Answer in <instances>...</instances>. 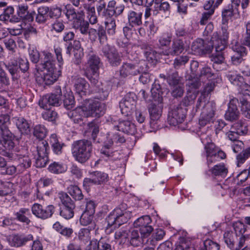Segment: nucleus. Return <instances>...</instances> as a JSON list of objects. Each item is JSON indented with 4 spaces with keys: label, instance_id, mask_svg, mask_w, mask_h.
Wrapping results in <instances>:
<instances>
[{
    "label": "nucleus",
    "instance_id": "c756f323",
    "mask_svg": "<svg viewBox=\"0 0 250 250\" xmlns=\"http://www.w3.org/2000/svg\"><path fill=\"white\" fill-rule=\"evenodd\" d=\"M212 176L225 177L228 173V168L224 164L215 165L208 170Z\"/></svg>",
    "mask_w": 250,
    "mask_h": 250
},
{
    "label": "nucleus",
    "instance_id": "2f4dec72",
    "mask_svg": "<svg viewBox=\"0 0 250 250\" xmlns=\"http://www.w3.org/2000/svg\"><path fill=\"white\" fill-rule=\"evenodd\" d=\"M169 4L167 1H164L160 3H157L155 4L154 9L153 10V15L157 16L158 14H162L163 13L167 15L169 13Z\"/></svg>",
    "mask_w": 250,
    "mask_h": 250
},
{
    "label": "nucleus",
    "instance_id": "bf43d9fd",
    "mask_svg": "<svg viewBox=\"0 0 250 250\" xmlns=\"http://www.w3.org/2000/svg\"><path fill=\"white\" fill-rule=\"evenodd\" d=\"M197 93L195 91H187V96L182 100V103L185 106H189L192 104L196 98Z\"/></svg>",
    "mask_w": 250,
    "mask_h": 250
},
{
    "label": "nucleus",
    "instance_id": "4c0bfd02",
    "mask_svg": "<svg viewBox=\"0 0 250 250\" xmlns=\"http://www.w3.org/2000/svg\"><path fill=\"white\" fill-rule=\"evenodd\" d=\"M48 12L49 8L48 7H40L38 9L36 21L39 23H44L48 18Z\"/></svg>",
    "mask_w": 250,
    "mask_h": 250
},
{
    "label": "nucleus",
    "instance_id": "37998d69",
    "mask_svg": "<svg viewBox=\"0 0 250 250\" xmlns=\"http://www.w3.org/2000/svg\"><path fill=\"white\" fill-rule=\"evenodd\" d=\"M6 69L11 74L12 79H18V73L19 72V67L17 60L12 61L5 65Z\"/></svg>",
    "mask_w": 250,
    "mask_h": 250
},
{
    "label": "nucleus",
    "instance_id": "72a5a7b5",
    "mask_svg": "<svg viewBox=\"0 0 250 250\" xmlns=\"http://www.w3.org/2000/svg\"><path fill=\"white\" fill-rule=\"evenodd\" d=\"M160 77L167 80L168 84L171 86L178 85L180 81V78L178 72L176 71L167 74V75L161 74L160 75Z\"/></svg>",
    "mask_w": 250,
    "mask_h": 250
},
{
    "label": "nucleus",
    "instance_id": "e2e57ef3",
    "mask_svg": "<svg viewBox=\"0 0 250 250\" xmlns=\"http://www.w3.org/2000/svg\"><path fill=\"white\" fill-rule=\"evenodd\" d=\"M59 198L60 199L63 207L65 206H75L74 202L71 199L70 197L64 192H60L59 194Z\"/></svg>",
    "mask_w": 250,
    "mask_h": 250
},
{
    "label": "nucleus",
    "instance_id": "c03bdc74",
    "mask_svg": "<svg viewBox=\"0 0 250 250\" xmlns=\"http://www.w3.org/2000/svg\"><path fill=\"white\" fill-rule=\"evenodd\" d=\"M172 40V34L169 32L162 33L158 37V45L160 48L168 46Z\"/></svg>",
    "mask_w": 250,
    "mask_h": 250
},
{
    "label": "nucleus",
    "instance_id": "f3484780",
    "mask_svg": "<svg viewBox=\"0 0 250 250\" xmlns=\"http://www.w3.org/2000/svg\"><path fill=\"white\" fill-rule=\"evenodd\" d=\"M148 111L150 115V125L153 129L159 127L158 123L162 115V107L154 104H149Z\"/></svg>",
    "mask_w": 250,
    "mask_h": 250
},
{
    "label": "nucleus",
    "instance_id": "c9c22d12",
    "mask_svg": "<svg viewBox=\"0 0 250 250\" xmlns=\"http://www.w3.org/2000/svg\"><path fill=\"white\" fill-rule=\"evenodd\" d=\"M30 214V210L27 208H21L19 211L15 213L17 220L25 223L27 225L30 223V221L26 216H29Z\"/></svg>",
    "mask_w": 250,
    "mask_h": 250
},
{
    "label": "nucleus",
    "instance_id": "3c124183",
    "mask_svg": "<svg viewBox=\"0 0 250 250\" xmlns=\"http://www.w3.org/2000/svg\"><path fill=\"white\" fill-rule=\"evenodd\" d=\"M115 239L118 240L120 244L125 243L127 240L129 241V233L125 229H119L116 231L114 235Z\"/></svg>",
    "mask_w": 250,
    "mask_h": 250
},
{
    "label": "nucleus",
    "instance_id": "bb28decb",
    "mask_svg": "<svg viewBox=\"0 0 250 250\" xmlns=\"http://www.w3.org/2000/svg\"><path fill=\"white\" fill-rule=\"evenodd\" d=\"M14 122L19 131L22 134H28L30 131V124L22 117H16L13 118Z\"/></svg>",
    "mask_w": 250,
    "mask_h": 250
},
{
    "label": "nucleus",
    "instance_id": "a211bd4d",
    "mask_svg": "<svg viewBox=\"0 0 250 250\" xmlns=\"http://www.w3.org/2000/svg\"><path fill=\"white\" fill-rule=\"evenodd\" d=\"M186 117V109L177 106L169 112L168 120L170 125H176L182 123Z\"/></svg>",
    "mask_w": 250,
    "mask_h": 250
},
{
    "label": "nucleus",
    "instance_id": "79ce46f5",
    "mask_svg": "<svg viewBox=\"0 0 250 250\" xmlns=\"http://www.w3.org/2000/svg\"><path fill=\"white\" fill-rule=\"evenodd\" d=\"M227 77L232 84L239 87L244 82L243 77L235 72H229L227 75Z\"/></svg>",
    "mask_w": 250,
    "mask_h": 250
},
{
    "label": "nucleus",
    "instance_id": "e433bc0d",
    "mask_svg": "<svg viewBox=\"0 0 250 250\" xmlns=\"http://www.w3.org/2000/svg\"><path fill=\"white\" fill-rule=\"evenodd\" d=\"M90 244L94 250H112L111 245L104 239L93 240Z\"/></svg>",
    "mask_w": 250,
    "mask_h": 250
},
{
    "label": "nucleus",
    "instance_id": "4be33fe9",
    "mask_svg": "<svg viewBox=\"0 0 250 250\" xmlns=\"http://www.w3.org/2000/svg\"><path fill=\"white\" fill-rule=\"evenodd\" d=\"M48 143L45 140H38L31 147V151L35 157L36 156H47Z\"/></svg>",
    "mask_w": 250,
    "mask_h": 250
},
{
    "label": "nucleus",
    "instance_id": "1a4fd4ad",
    "mask_svg": "<svg viewBox=\"0 0 250 250\" xmlns=\"http://www.w3.org/2000/svg\"><path fill=\"white\" fill-rule=\"evenodd\" d=\"M44 69L43 75L41 78L42 82L41 83L45 85H51L54 83L61 75V71L57 69L55 66L50 63L47 62Z\"/></svg>",
    "mask_w": 250,
    "mask_h": 250
},
{
    "label": "nucleus",
    "instance_id": "ddd939ff",
    "mask_svg": "<svg viewBox=\"0 0 250 250\" xmlns=\"http://www.w3.org/2000/svg\"><path fill=\"white\" fill-rule=\"evenodd\" d=\"M151 219L149 216L146 215L137 219L133 224L134 227L139 228L141 235L148 237L153 231V228L150 225Z\"/></svg>",
    "mask_w": 250,
    "mask_h": 250
},
{
    "label": "nucleus",
    "instance_id": "09e8293b",
    "mask_svg": "<svg viewBox=\"0 0 250 250\" xmlns=\"http://www.w3.org/2000/svg\"><path fill=\"white\" fill-rule=\"evenodd\" d=\"M31 160L28 156H24L19 159V164L18 165V169L19 172L30 167Z\"/></svg>",
    "mask_w": 250,
    "mask_h": 250
},
{
    "label": "nucleus",
    "instance_id": "6e6d98bb",
    "mask_svg": "<svg viewBox=\"0 0 250 250\" xmlns=\"http://www.w3.org/2000/svg\"><path fill=\"white\" fill-rule=\"evenodd\" d=\"M93 214L89 213L88 212H83L81 216L80 220V223L83 226H91L92 223H95L93 222Z\"/></svg>",
    "mask_w": 250,
    "mask_h": 250
},
{
    "label": "nucleus",
    "instance_id": "473e14b6",
    "mask_svg": "<svg viewBox=\"0 0 250 250\" xmlns=\"http://www.w3.org/2000/svg\"><path fill=\"white\" fill-rule=\"evenodd\" d=\"M237 15V12L233 8L229 6L228 8L223 9L222 11V23L225 25L223 27H226L228 30V27L226 24L228 23L229 20L233 16ZM223 27H222V28ZM228 33L229 32H227Z\"/></svg>",
    "mask_w": 250,
    "mask_h": 250
},
{
    "label": "nucleus",
    "instance_id": "13d9d810",
    "mask_svg": "<svg viewBox=\"0 0 250 250\" xmlns=\"http://www.w3.org/2000/svg\"><path fill=\"white\" fill-rule=\"evenodd\" d=\"M63 104L65 107L68 109L73 108L75 100L71 92L67 93L64 95Z\"/></svg>",
    "mask_w": 250,
    "mask_h": 250
},
{
    "label": "nucleus",
    "instance_id": "9d476101",
    "mask_svg": "<svg viewBox=\"0 0 250 250\" xmlns=\"http://www.w3.org/2000/svg\"><path fill=\"white\" fill-rule=\"evenodd\" d=\"M83 106L86 117L99 118L104 113L105 105L98 101L89 100Z\"/></svg>",
    "mask_w": 250,
    "mask_h": 250
},
{
    "label": "nucleus",
    "instance_id": "6ab92c4d",
    "mask_svg": "<svg viewBox=\"0 0 250 250\" xmlns=\"http://www.w3.org/2000/svg\"><path fill=\"white\" fill-rule=\"evenodd\" d=\"M143 11L129 10L126 13L127 22L131 27L141 26L143 23Z\"/></svg>",
    "mask_w": 250,
    "mask_h": 250
},
{
    "label": "nucleus",
    "instance_id": "412c9836",
    "mask_svg": "<svg viewBox=\"0 0 250 250\" xmlns=\"http://www.w3.org/2000/svg\"><path fill=\"white\" fill-rule=\"evenodd\" d=\"M184 50V44L183 41L180 39H175L173 40L170 47L163 51L162 54L164 55H178Z\"/></svg>",
    "mask_w": 250,
    "mask_h": 250
},
{
    "label": "nucleus",
    "instance_id": "f704fd0d",
    "mask_svg": "<svg viewBox=\"0 0 250 250\" xmlns=\"http://www.w3.org/2000/svg\"><path fill=\"white\" fill-rule=\"evenodd\" d=\"M73 27L79 30L81 34L87 35L89 29V24L87 21L81 20H76L73 24Z\"/></svg>",
    "mask_w": 250,
    "mask_h": 250
},
{
    "label": "nucleus",
    "instance_id": "a19ab883",
    "mask_svg": "<svg viewBox=\"0 0 250 250\" xmlns=\"http://www.w3.org/2000/svg\"><path fill=\"white\" fill-rule=\"evenodd\" d=\"M48 169L51 173L60 174L64 172L67 169V167L62 163L54 162L49 166Z\"/></svg>",
    "mask_w": 250,
    "mask_h": 250
},
{
    "label": "nucleus",
    "instance_id": "f257e3e1",
    "mask_svg": "<svg viewBox=\"0 0 250 250\" xmlns=\"http://www.w3.org/2000/svg\"><path fill=\"white\" fill-rule=\"evenodd\" d=\"M229 33L226 27L222 28V37H219L217 32L214 33L211 38L205 40L198 39L192 42L191 50L195 54L202 55L210 53L214 47L216 51H221L226 48Z\"/></svg>",
    "mask_w": 250,
    "mask_h": 250
},
{
    "label": "nucleus",
    "instance_id": "680f3d73",
    "mask_svg": "<svg viewBox=\"0 0 250 250\" xmlns=\"http://www.w3.org/2000/svg\"><path fill=\"white\" fill-rule=\"evenodd\" d=\"M250 156V148H248L237 156V166L240 167Z\"/></svg>",
    "mask_w": 250,
    "mask_h": 250
},
{
    "label": "nucleus",
    "instance_id": "603ef678",
    "mask_svg": "<svg viewBox=\"0 0 250 250\" xmlns=\"http://www.w3.org/2000/svg\"><path fill=\"white\" fill-rule=\"evenodd\" d=\"M70 195L75 200H81L83 198V195L80 188L77 186H70L68 188Z\"/></svg>",
    "mask_w": 250,
    "mask_h": 250
},
{
    "label": "nucleus",
    "instance_id": "f8f14e48",
    "mask_svg": "<svg viewBox=\"0 0 250 250\" xmlns=\"http://www.w3.org/2000/svg\"><path fill=\"white\" fill-rule=\"evenodd\" d=\"M102 52L111 65L117 66L121 63V57L115 47L106 44L102 47Z\"/></svg>",
    "mask_w": 250,
    "mask_h": 250
},
{
    "label": "nucleus",
    "instance_id": "58836bf2",
    "mask_svg": "<svg viewBox=\"0 0 250 250\" xmlns=\"http://www.w3.org/2000/svg\"><path fill=\"white\" fill-rule=\"evenodd\" d=\"M14 13V9L12 6H8L3 12V14L0 15V20L3 21H18L19 19L16 18L13 19V14Z\"/></svg>",
    "mask_w": 250,
    "mask_h": 250
},
{
    "label": "nucleus",
    "instance_id": "f03ea898",
    "mask_svg": "<svg viewBox=\"0 0 250 250\" xmlns=\"http://www.w3.org/2000/svg\"><path fill=\"white\" fill-rule=\"evenodd\" d=\"M201 109L199 120V125L201 126H205L206 125L213 122L216 112V104L212 102H207V99L205 94H202L198 99L196 110Z\"/></svg>",
    "mask_w": 250,
    "mask_h": 250
},
{
    "label": "nucleus",
    "instance_id": "c85d7f7f",
    "mask_svg": "<svg viewBox=\"0 0 250 250\" xmlns=\"http://www.w3.org/2000/svg\"><path fill=\"white\" fill-rule=\"evenodd\" d=\"M91 177H93L96 185L104 184L109 179L108 174L101 171H95L90 173Z\"/></svg>",
    "mask_w": 250,
    "mask_h": 250
},
{
    "label": "nucleus",
    "instance_id": "7c9ffc66",
    "mask_svg": "<svg viewBox=\"0 0 250 250\" xmlns=\"http://www.w3.org/2000/svg\"><path fill=\"white\" fill-rule=\"evenodd\" d=\"M96 224L92 223L91 226L87 228L81 229L78 233V238L80 240L83 241H88L90 239V231L95 229Z\"/></svg>",
    "mask_w": 250,
    "mask_h": 250
},
{
    "label": "nucleus",
    "instance_id": "20e7f679",
    "mask_svg": "<svg viewBox=\"0 0 250 250\" xmlns=\"http://www.w3.org/2000/svg\"><path fill=\"white\" fill-rule=\"evenodd\" d=\"M102 64L100 58L96 54H89L87 56V62L83 65V70L84 76L94 85L98 83L97 78L99 74V69Z\"/></svg>",
    "mask_w": 250,
    "mask_h": 250
},
{
    "label": "nucleus",
    "instance_id": "6e6552de",
    "mask_svg": "<svg viewBox=\"0 0 250 250\" xmlns=\"http://www.w3.org/2000/svg\"><path fill=\"white\" fill-rule=\"evenodd\" d=\"M54 90V93L43 96L39 101V104L41 108L47 109L51 105L58 106L61 104L62 92L61 86H56Z\"/></svg>",
    "mask_w": 250,
    "mask_h": 250
},
{
    "label": "nucleus",
    "instance_id": "052dcab7",
    "mask_svg": "<svg viewBox=\"0 0 250 250\" xmlns=\"http://www.w3.org/2000/svg\"><path fill=\"white\" fill-rule=\"evenodd\" d=\"M28 7L27 5H20L18 6L17 13L21 19L29 20L30 16L28 11Z\"/></svg>",
    "mask_w": 250,
    "mask_h": 250
},
{
    "label": "nucleus",
    "instance_id": "338daca9",
    "mask_svg": "<svg viewBox=\"0 0 250 250\" xmlns=\"http://www.w3.org/2000/svg\"><path fill=\"white\" fill-rule=\"evenodd\" d=\"M241 111L242 114L246 118L250 119V103L243 99L241 101Z\"/></svg>",
    "mask_w": 250,
    "mask_h": 250
},
{
    "label": "nucleus",
    "instance_id": "5fc2aeb1",
    "mask_svg": "<svg viewBox=\"0 0 250 250\" xmlns=\"http://www.w3.org/2000/svg\"><path fill=\"white\" fill-rule=\"evenodd\" d=\"M118 3L115 0H110L105 9V16L110 18L114 15V11H116Z\"/></svg>",
    "mask_w": 250,
    "mask_h": 250
},
{
    "label": "nucleus",
    "instance_id": "69168bd1",
    "mask_svg": "<svg viewBox=\"0 0 250 250\" xmlns=\"http://www.w3.org/2000/svg\"><path fill=\"white\" fill-rule=\"evenodd\" d=\"M58 114L57 112L54 110H50V108L45 109V111L42 113V118L49 121H54L57 118Z\"/></svg>",
    "mask_w": 250,
    "mask_h": 250
},
{
    "label": "nucleus",
    "instance_id": "a878e982",
    "mask_svg": "<svg viewBox=\"0 0 250 250\" xmlns=\"http://www.w3.org/2000/svg\"><path fill=\"white\" fill-rule=\"evenodd\" d=\"M85 113V111L83 105L69 111L67 115L75 123L79 124L83 121V118H87Z\"/></svg>",
    "mask_w": 250,
    "mask_h": 250
},
{
    "label": "nucleus",
    "instance_id": "423d86ee",
    "mask_svg": "<svg viewBox=\"0 0 250 250\" xmlns=\"http://www.w3.org/2000/svg\"><path fill=\"white\" fill-rule=\"evenodd\" d=\"M132 216V212L128 210H122L116 208L109 214L106 218L108 226L118 227L126 223Z\"/></svg>",
    "mask_w": 250,
    "mask_h": 250
},
{
    "label": "nucleus",
    "instance_id": "49530a36",
    "mask_svg": "<svg viewBox=\"0 0 250 250\" xmlns=\"http://www.w3.org/2000/svg\"><path fill=\"white\" fill-rule=\"evenodd\" d=\"M152 96L155 101L159 102L162 100L163 92L162 91L161 85L159 83H154L151 89Z\"/></svg>",
    "mask_w": 250,
    "mask_h": 250
},
{
    "label": "nucleus",
    "instance_id": "aec40b11",
    "mask_svg": "<svg viewBox=\"0 0 250 250\" xmlns=\"http://www.w3.org/2000/svg\"><path fill=\"white\" fill-rule=\"evenodd\" d=\"M238 103V101L235 98L230 101L228 110L225 114V118L226 120L233 122L238 119L240 113L237 106Z\"/></svg>",
    "mask_w": 250,
    "mask_h": 250
},
{
    "label": "nucleus",
    "instance_id": "a18cd8bd",
    "mask_svg": "<svg viewBox=\"0 0 250 250\" xmlns=\"http://www.w3.org/2000/svg\"><path fill=\"white\" fill-rule=\"evenodd\" d=\"M231 129L237 131L241 135H245L248 132V125L245 121L240 120L232 125Z\"/></svg>",
    "mask_w": 250,
    "mask_h": 250
},
{
    "label": "nucleus",
    "instance_id": "393cba45",
    "mask_svg": "<svg viewBox=\"0 0 250 250\" xmlns=\"http://www.w3.org/2000/svg\"><path fill=\"white\" fill-rule=\"evenodd\" d=\"M232 49L236 53L231 56L232 62L234 65H238L242 61V57L246 55V48L239 44H235L232 46Z\"/></svg>",
    "mask_w": 250,
    "mask_h": 250
},
{
    "label": "nucleus",
    "instance_id": "0e129e2a",
    "mask_svg": "<svg viewBox=\"0 0 250 250\" xmlns=\"http://www.w3.org/2000/svg\"><path fill=\"white\" fill-rule=\"evenodd\" d=\"M225 48L221 51H216L211 57V60L215 63L221 64L224 62L225 57L223 52Z\"/></svg>",
    "mask_w": 250,
    "mask_h": 250
},
{
    "label": "nucleus",
    "instance_id": "de8ad7c7",
    "mask_svg": "<svg viewBox=\"0 0 250 250\" xmlns=\"http://www.w3.org/2000/svg\"><path fill=\"white\" fill-rule=\"evenodd\" d=\"M105 30L110 36H113L116 34V20L114 18L107 19L104 22Z\"/></svg>",
    "mask_w": 250,
    "mask_h": 250
},
{
    "label": "nucleus",
    "instance_id": "b1692460",
    "mask_svg": "<svg viewBox=\"0 0 250 250\" xmlns=\"http://www.w3.org/2000/svg\"><path fill=\"white\" fill-rule=\"evenodd\" d=\"M74 83L76 92L81 97L89 92V84L84 78L79 77L75 79Z\"/></svg>",
    "mask_w": 250,
    "mask_h": 250
},
{
    "label": "nucleus",
    "instance_id": "ea45409f",
    "mask_svg": "<svg viewBox=\"0 0 250 250\" xmlns=\"http://www.w3.org/2000/svg\"><path fill=\"white\" fill-rule=\"evenodd\" d=\"M50 143L52 147L53 150L56 154L62 153L63 144L61 143L57 138L56 134H53L50 137Z\"/></svg>",
    "mask_w": 250,
    "mask_h": 250
},
{
    "label": "nucleus",
    "instance_id": "9b49d317",
    "mask_svg": "<svg viewBox=\"0 0 250 250\" xmlns=\"http://www.w3.org/2000/svg\"><path fill=\"white\" fill-rule=\"evenodd\" d=\"M136 104V96L133 93H129L121 101L119 104L121 112L127 116L134 110Z\"/></svg>",
    "mask_w": 250,
    "mask_h": 250
},
{
    "label": "nucleus",
    "instance_id": "8fccbe9b",
    "mask_svg": "<svg viewBox=\"0 0 250 250\" xmlns=\"http://www.w3.org/2000/svg\"><path fill=\"white\" fill-rule=\"evenodd\" d=\"M47 129L43 125H38L35 126L34 129V135L37 138L43 140L47 135Z\"/></svg>",
    "mask_w": 250,
    "mask_h": 250
},
{
    "label": "nucleus",
    "instance_id": "4468645a",
    "mask_svg": "<svg viewBox=\"0 0 250 250\" xmlns=\"http://www.w3.org/2000/svg\"><path fill=\"white\" fill-rule=\"evenodd\" d=\"M7 239L11 247L19 248L25 245L28 242L32 241L33 236L30 234H13L9 235Z\"/></svg>",
    "mask_w": 250,
    "mask_h": 250
},
{
    "label": "nucleus",
    "instance_id": "864d4df0",
    "mask_svg": "<svg viewBox=\"0 0 250 250\" xmlns=\"http://www.w3.org/2000/svg\"><path fill=\"white\" fill-rule=\"evenodd\" d=\"M97 37L101 44L103 46L106 44L107 41L106 30L102 25H99L97 28Z\"/></svg>",
    "mask_w": 250,
    "mask_h": 250
},
{
    "label": "nucleus",
    "instance_id": "5701e85b",
    "mask_svg": "<svg viewBox=\"0 0 250 250\" xmlns=\"http://www.w3.org/2000/svg\"><path fill=\"white\" fill-rule=\"evenodd\" d=\"M120 75L123 77L134 76L139 74L140 72L138 66L131 63H124L120 68Z\"/></svg>",
    "mask_w": 250,
    "mask_h": 250
},
{
    "label": "nucleus",
    "instance_id": "cd10ccee",
    "mask_svg": "<svg viewBox=\"0 0 250 250\" xmlns=\"http://www.w3.org/2000/svg\"><path fill=\"white\" fill-rule=\"evenodd\" d=\"M118 129L127 134H133L136 132L135 125L129 121H122L117 125Z\"/></svg>",
    "mask_w": 250,
    "mask_h": 250
},
{
    "label": "nucleus",
    "instance_id": "0eeeda50",
    "mask_svg": "<svg viewBox=\"0 0 250 250\" xmlns=\"http://www.w3.org/2000/svg\"><path fill=\"white\" fill-rule=\"evenodd\" d=\"M204 149L208 167L226 157V154L213 143H207L205 145Z\"/></svg>",
    "mask_w": 250,
    "mask_h": 250
},
{
    "label": "nucleus",
    "instance_id": "4d7b16f0",
    "mask_svg": "<svg viewBox=\"0 0 250 250\" xmlns=\"http://www.w3.org/2000/svg\"><path fill=\"white\" fill-rule=\"evenodd\" d=\"M74 208L75 206L62 207L61 208L60 215L66 219H69L74 215L73 209Z\"/></svg>",
    "mask_w": 250,
    "mask_h": 250
},
{
    "label": "nucleus",
    "instance_id": "dca6fc26",
    "mask_svg": "<svg viewBox=\"0 0 250 250\" xmlns=\"http://www.w3.org/2000/svg\"><path fill=\"white\" fill-rule=\"evenodd\" d=\"M32 212L38 218L45 219L52 216L54 212L53 205H48L45 208L39 204H34L32 207Z\"/></svg>",
    "mask_w": 250,
    "mask_h": 250
},
{
    "label": "nucleus",
    "instance_id": "774afa93",
    "mask_svg": "<svg viewBox=\"0 0 250 250\" xmlns=\"http://www.w3.org/2000/svg\"><path fill=\"white\" fill-rule=\"evenodd\" d=\"M189 60L187 56H182L176 58L173 62V66L175 69H179L181 66L184 65Z\"/></svg>",
    "mask_w": 250,
    "mask_h": 250
},
{
    "label": "nucleus",
    "instance_id": "2eb2a0df",
    "mask_svg": "<svg viewBox=\"0 0 250 250\" xmlns=\"http://www.w3.org/2000/svg\"><path fill=\"white\" fill-rule=\"evenodd\" d=\"M129 240L130 244L134 247H138L142 244H148L154 246L155 241L152 239L149 241L147 237H144L143 235L140 236L139 231L132 229L129 231Z\"/></svg>",
    "mask_w": 250,
    "mask_h": 250
},
{
    "label": "nucleus",
    "instance_id": "7ed1b4c3",
    "mask_svg": "<svg viewBox=\"0 0 250 250\" xmlns=\"http://www.w3.org/2000/svg\"><path fill=\"white\" fill-rule=\"evenodd\" d=\"M71 152L75 160L81 164L86 162L91 157L93 145L90 141L80 140L72 144Z\"/></svg>",
    "mask_w": 250,
    "mask_h": 250
},
{
    "label": "nucleus",
    "instance_id": "39448f33",
    "mask_svg": "<svg viewBox=\"0 0 250 250\" xmlns=\"http://www.w3.org/2000/svg\"><path fill=\"white\" fill-rule=\"evenodd\" d=\"M10 117L7 115H0V135L2 140L1 145L6 150H12L15 147L14 135L8 129Z\"/></svg>",
    "mask_w": 250,
    "mask_h": 250
}]
</instances>
